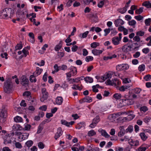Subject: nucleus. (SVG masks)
Returning a JSON list of instances; mask_svg holds the SVG:
<instances>
[{"mask_svg":"<svg viewBox=\"0 0 151 151\" xmlns=\"http://www.w3.org/2000/svg\"><path fill=\"white\" fill-rule=\"evenodd\" d=\"M13 85L9 81H7L4 83V92L7 93H11L12 90Z\"/></svg>","mask_w":151,"mask_h":151,"instance_id":"f257e3e1","label":"nucleus"},{"mask_svg":"<svg viewBox=\"0 0 151 151\" xmlns=\"http://www.w3.org/2000/svg\"><path fill=\"white\" fill-rule=\"evenodd\" d=\"M7 115V110L5 108L0 110V122L1 123L4 122Z\"/></svg>","mask_w":151,"mask_h":151,"instance_id":"f03ea898","label":"nucleus"},{"mask_svg":"<svg viewBox=\"0 0 151 151\" xmlns=\"http://www.w3.org/2000/svg\"><path fill=\"white\" fill-rule=\"evenodd\" d=\"M14 135V133L12 132L10 133L7 134L4 137V143L5 145H7L11 143V139Z\"/></svg>","mask_w":151,"mask_h":151,"instance_id":"7ed1b4c3","label":"nucleus"},{"mask_svg":"<svg viewBox=\"0 0 151 151\" xmlns=\"http://www.w3.org/2000/svg\"><path fill=\"white\" fill-rule=\"evenodd\" d=\"M11 9L6 8L0 12V18L6 19L8 16L9 14L10 13Z\"/></svg>","mask_w":151,"mask_h":151,"instance_id":"20e7f679","label":"nucleus"},{"mask_svg":"<svg viewBox=\"0 0 151 151\" xmlns=\"http://www.w3.org/2000/svg\"><path fill=\"white\" fill-rule=\"evenodd\" d=\"M70 71L66 74L67 77H71L76 75L77 73L76 68L73 66L70 68Z\"/></svg>","mask_w":151,"mask_h":151,"instance_id":"39448f33","label":"nucleus"},{"mask_svg":"<svg viewBox=\"0 0 151 151\" xmlns=\"http://www.w3.org/2000/svg\"><path fill=\"white\" fill-rule=\"evenodd\" d=\"M20 80L21 84L23 86L26 87L29 84V80L25 76H23L20 78Z\"/></svg>","mask_w":151,"mask_h":151,"instance_id":"423d86ee","label":"nucleus"},{"mask_svg":"<svg viewBox=\"0 0 151 151\" xmlns=\"http://www.w3.org/2000/svg\"><path fill=\"white\" fill-rule=\"evenodd\" d=\"M42 92L43 94L42 96L40 98V101L41 102H44L46 100L48 97V93L46 91V89L45 88L42 89Z\"/></svg>","mask_w":151,"mask_h":151,"instance_id":"0eeeda50","label":"nucleus"},{"mask_svg":"<svg viewBox=\"0 0 151 151\" xmlns=\"http://www.w3.org/2000/svg\"><path fill=\"white\" fill-rule=\"evenodd\" d=\"M92 101V98L89 96H86L80 100L79 102L82 104L84 102L90 103Z\"/></svg>","mask_w":151,"mask_h":151,"instance_id":"6e6552de","label":"nucleus"},{"mask_svg":"<svg viewBox=\"0 0 151 151\" xmlns=\"http://www.w3.org/2000/svg\"><path fill=\"white\" fill-rule=\"evenodd\" d=\"M63 132L62 131L61 127H59L57 129V132L55 134L54 136V138L56 139H57L59 138L63 134Z\"/></svg>","mask_w":151,"mask_h":151,"instance_id":"1a4fd4ad","label":"nucleus"},{"mask_svg":"<svg viewBox=\"0 0 151 151\" xmlns=\"http://www.w3.org/2000/svg\"><path fill=\"white\" fill-rule=\"evenodd\" d=\"M132 47L131 45L127 46L126 45H124L122 47V51L125 52H128L131 51V49H132Z\"/></svg>","mask_w":151,"mask_h":151,"instance_id":"9d476101","label":"nucleus"},{"mask_svg":"<svg viewBox=\"0 0 151 151\" xmlns=\"http://www.w3.org/2000/svg\"><path fill=\"white\" fill-rule=\"evenodd\" d=\"M114 23L115 26L116 27L122 25L124 24V21L120 19L115 20Z\"/></svg>","mask_w":151,"mask_h":151,"instance_id":"9b49d317","label":"nucleus"},{"mask_svg":"<svg viewBox=\"0 0 151 151\" xmlns=\"http://www.w3.org/2000/svg\"><path fill=\"white\" fill-rule=\"evenodd\" d=\"M113 44L115 45H118L119 44L120 40L118 39V37H114L111 39Z\"/></svg>","mask_w":151,"mask_h":151,"instance_id":"f8f14e48","label":"nucleus"},{"mask_svg":"<svg viewBox=\"0 0 151 151\" xmlns=\"http://www.w3.org/2000/svg\"><path fill=\"white\" fill-rule=\"evenodd\" d=\"M12 128L14 131L21 130L23 129V127L18 124H14L12 127Z\"/></svg>","mask_w":151,"mask_h":151,"instance_id":"ddd939ff","label":"nucleus"},{"mask_svg":"<svg viewBox=\"0 0 151 151\" xmlns=\"http://www.w3.org/2000/svg\"><path fill=\"white\" fill-rule=\"evenodd\" d=\"M98 131L100 132L101 135L106 138H108L110 137L109 135L104 130L99 129L98 130Z\"/></svg>","mask_w":151,"mask_h":151,"instance_id":"4468645a","label":"nucleus"},{"mask_svg":"<svg viewBox=\"0 0 151 151\" xmlns=\"http://www.w3.org/2000/svg\"><path fill=\"white\" fill-rule=\"evenodd\" d=\"M133 112L132 111H129L127 114L128 115V118L129 119V120L133 119L135 116V115L133 114Z\"/></svg>","mask_w":151,"mask_h":151,"instance_id":"2eb2a0df","label":"nucleus"},{"mask_svg":"<svg viewBox=\"0 0 151 151\" xmlns=\"http://www.w3.org/2000/svg\"><path fill=\"white\" fill-rule=\"evenodd\" d=\"M92 52L95 55H98L101 54L103 51L101 50L93 49L92 50Z\"/></svg>","mask_w":151,"mask_h":151,"instance_id":"dca6fc26","label":"nucleus"},{"mask_svg":"<svg viewBox=\"0 0 151 151\" xmlns=\"http://www.w3.org/2000/svg\"><path fill=\"white\" fill-rule=\"evenodd\" d=\"M29 37L31 38L30 41L32 43H34L35 42V36L33 33L29 32L28 34Z\"/></svg>","mask_w":151,"mask_h":151,"instance_id":"f3484780","label":"nucleus"},{"mask_svg":"<svg viewBox=\"0 0 151 151\" xmlns=\"http://www.w3.org/2000/svg\"><path fill=\"white\" fill-rule=\"evenodd\" d=\"M29 135V133H24L22 134L19 137V139L21 138L22 140H24L28 138Z\"/></svg>","mask_w":151,"mask_h":151,"instance_id":"a211bd4d","label":"nucleus"},{"mask_svg":"<svg viewBox=\"0 0 151 151\" xmlns=\"http://www.w3.org/2000/svg\"><path fill=\"white\" fill-rule=\"evenodd\" d=\"M63 99L60 96L58 97L56 99V102L58 105H61L63 101Z\"/></svg>","mask_w":151,"mask_h":151,"instance_id":"6ab92c4d","label":"nucleus"},{"mask_svg":"<svg viewBox=\"0 0 151 151\" xmlns=\"http://www.w3.org/2000/svg\"><path fill=\"white\" fill-rule=\"evenodd\" d=\"M130 87V86H123L120 87L119 89L120 91H124L126 90L129 89Z\"/></svg>","mask_w":151,"mask_h":151,"instance_id":"aec40b11","label":"nucleus"},{"mask_svg":"<svg viewBox=\"0 0 151 151\" xmlns=\"http://www.w3.org/2000/svg\"><path fill=\"white\" fill-rule=\"evenodd\" d=\"M142 5L145 6L147 8H151V3L149 1H145L142 4Z\"/></svg>","mask_w":151,"mask_h":151,"instance_id":"412c9836","label":"nucleus"},{"mask_svg":"<svg viewBox=\"0 0 151 151\" xmlns=\"http://www.w3.org/2000/svg\"><path fill=\"white\" fill-rule=\"evenodd\" d=\"M139 144V141L137 140L133 141L132 140L130 142V145L132 146H137Z\"/></svg>","mask_w":151,"mask_h":151,"instance_id":"4be33fe9","label":"nucleus"},{"mask_svg":"<svg viewBox=\"0 0 151 151\" xmlns=\"http://www.w3.org/2000/svg\"><path fill=\"white\" fill-rule=\"evenodd\" d=\"M85 81L87 83H92L93 81V78L90 77H86L84 78Z\"/></svg>","mask_w":151,"mask_h":151,"instance_id":"5701e85b","label":"nucleus"},{"mask_svg":"<svg viewBox=\"0 0 151 151\" xmlns=\"http://www.w3.org/2000/svg\"><path fill=\"white\" fill-rule=\"evenodd\" d=\"M140 136L141 138L143 141H145L147 138V137L145 135L144 132H142L140 134Z\"/></svg>","mask_w":151,"mask_h":151,"instance_id":"b1692460","label":"nucleus"},{"mask_svg":"<svg viewBox=\"0 0 151 151\" xmlns=\"http://www.w3.org/2000/svg\"><path fill=\"white\" fill-rule=\"evenodd\" d=\"M23 46L22 43L21 42L19 44H17V45L15 47V50H19L22 49Z\"/></svg>","mask_w":151,"mask_h":151,"instance_id":"393cba45","label":"nucleus"},{"mask_svg":"<svg viewBox=\"0 0 151 151\" xmlns=\"http://www.w3.org/2000/svg\"><path fill=\"white\" fill-rule=\"evenodd\" d=\"M96 134V132L93 129L89 131L88 133V135L91 137L95 135Z\"/></svg>","mask_w":151,"mask_h":151,"instance_id":"a878e982","label":"nucleus"},{"mask_svg":"<svg viewBox=\"0 0 151 151\" xmlns=\"http://www.w3.org/2000/svg\"><path fill=\"white\" fill-rule=\"evenodd\" d=\"M85 123L84 122H80L76 126V128L78 129H80L82 127L85 126Z\"/></svg>","mask_w":151,"mask_h":151,"instance_id":"bb28decb","label":"nucleus"},{"mask_svg":"<svg viewBox=\"0 0 151 151\" xmlns=\"http://www.w3.org/2000/svg\"><path fill=\"white\" fill-rule=\"evenodd\" d=\"M100 120V118L99 116H97L93 119L92 121L94 122H95L97 124Z\"/></svg>","mask_w":151,"mask_h":151,"instance_id":"cd10ccee","label":"nucleus"},{"mask_svg":"<svg viewBox=\"0 0 151 151\" xmlns=\"http://www.w3.org/2000/svg\"><path fill=\"white\" fill-rule=\"evenodd\" d=\"M113 97L116 100L119 99L122 97L121 94L118 93L114 94L113 95Z\"/></svg>","mask_w":151,"mask_h":151,"instance_id":"c85d7f7f","label":"nucleus"},{"mask_svg":"<svg viewBox=\"0 0 151 151\" xmlns=\"http://www.w3.org/2000/svg\"><path fill=\"white\" fill-rule=\"evenodd\" d=\"M14 142H15L14 145L16 148L20 149L22 148V146L21 143L19 142H16L15 141H14Z\"/></svg>","mask_w":151,"mask_h":151,"instance_id":"c756f323","label":"nucleus"},{"mask_svg":"<svg viewBox=\"0 0 151 151\" xmlns=\"http://www.w3.org/2000/svg\"><path fill=\"white\" fill-rule=\"evenodd\" d=\"M61 41H60L59 43L56 45L55 47V50L57 51H58L62 47V45L61 43Z\"/></svg>","mask_w":151,"mask_h":151,"instance_id":"7c9ffc66","label":"nucleus"},{"mask_svg":"<svg viewBox=\"0 0 151 151\" xmlns=\"http://www.w3.org/2000/svg\"><path fill=\"white\" fill-rule=\"evenodd\" d=\"M133 129L132 126L130 125L128 127L127 129H126L125 132L126 133H127L128 132L131 133L133 131Z\"/></svg>","mask_w":151,"mask_h":151,"instance_id":"2f4dec72","label":"nucleus"},{"mask_svg":"<svg viewBox=\"0 0 151 151\" xmlns=\"http://www.w3.org/2000/svg\"><path fill=\"white\" fill-rule=\"evenodd\" d=\"M14 121L16 122H21L22 120V118L19 116H17L14 118Z\"/></svg>","mask_w":151,"mask_h":151,"instance_id":"473e14b6","label":"nucleus"},{"mask_svg":"<svg viewBox=\"0 0 151 151\" xmlns=\"http://www.w3.org/2000/svg\"><path fill=\"white\" fill-rule=\"evenodd\" d=\"M131 45L132 47V49L133 50H135L137 49H138L139 47V46L138 45V44L137 42L132 44Z\"/></svg>","mask_w":151,"mask_h":151,"instance_id":"72a5a7b5","label":"nucleus"},{"mask_svg":"<svg viewBox=\"0 0 151 151\" xmlns=\"http://www.w3.org/2000/svg\"><path fill=\"white\" fill-rule=\"evenodd\" d=\"M99 43L95 42L92 43L91 45V47L95 48L97 46H99Z\"/></svg>","mask_w":151,"mask_h":151,"instance_id":"f704fd0d","label":"nucleus"},{"mask_svg":"<svg viewBox=\"0 0 151 151\" xmlns=\"http://www.w3.org/2000/svg\"><path fill=\"white\" fill-rule=\"evenodd\" d=\"M43 125H42V124H40V125L38 126L37 132V134H39L41 132L42 129L43 128Z\"/></svg>","mask_w":151,"mask_h":151,"instance_id":"c9c22d12","label":"nucleus"},{"mask_svg":"<svg viewBox=\"0 0 151 151\" xmlns=\"http://www.w3.org/2000/svg\"><path fill=\"white\" fill-rule=\"evenodd\" d=\"M29 80L31 82H36L37 79L34 75H31L29 78Z\"/></svg>","mask_w":151,"mask_h":151,"instance_id":"e433bc0d","label":"nucleus"},{"mask_svg":"<svg viewBox=\"0 0 151 151\" xmlns=\"http://www.w3.org/2000/svg\"><path fill=\"white\" fill-rule=\"evenodd\" d=\"M112 82L113 84H114L115 85H118L120 83L119 80L116 78H115L113 79L112 80Z\"/></svg>","mask_w":151,"mask_h":151,"instance_id":"4c0bfd02","label":"nucleus"},{"mask_svg":"<svg viewBox=\"0 0 151 151\" xmlns=\"http://www.w3.org/2000/svg\"><path fill=\"white\" fill-rule=\"evenodd\" d=\"M42 69H40L39 67H37L36 68V70L35 71V73L38 76L41 74L42 72Z\"/></svg>","mask_w":151,"mask_h":151,"instance_id":"58836bf2","label":"nucleus"},{"mask_svg":"<svg viewBox=\"0 0 151 151\" xmlns=\"http://www.w3.org/2000/svg\"><path fill=\"white\" fill-rule=\"evenodd\" d=\"M33 144V142L31 140L28 141L25 143L26 145L29 147H31Z\"/></svg>","mask_w":151,"mask_h":151,"instance_id":"ea45409f","label":"nucleus"},{"mask_svg":"<svg viewBox=\"0 0 151 151\" xmlns=\"http://www.w3.org/2000/svg\"><path fill=\"white\" fill-rule=\"evenodd\" d=\"M145 68V66L144 64H142V65H139L138 67V70L140 71H143Z\"/></svg>","mask_w":151,"mask_h":151,"instance_id":"a19ab883","label":"nucleus"},{"mask_svg":"<svg viewBox=\"0 0 151 151\" xmlns=\"http://www.w3.org/2000/svg\"><path fill=\"white\" fill-rule=\"evenodd\" d=\"M145 32L142 31H139L136 32V35L139 36H143L144 35Z\"/></svg>","mask_w":151,"mask_h":151,"instance_id":"79ce46f5","label":"nucleus"},{"mask_svg":"<svg viewBox=\"0 0 151 151\" xmlns=\"http://www.w3.org/2000/svg\"><path fill=\"white\" fill-rule=\"evenodd\" d=\"M148 110L147 107L146 106H143L141 107L140 109V111H143L145 112Z\"/></svg>","mask_w":151,"mask_h":151,"instance_id":"37998d69","label":"nucleus"},{"mask_svg":"<svg viewBox=\"0 0 151 151\" xmlns=\"http://www.w3.org/2000/svg\"><path fill=\"white\" fill-rule=\"evenodd\" d=\"M143 7H141L139 9H136L135 11V13L137 14H140L143 11Z\"/></svg>","mask_w":151,"mask_h":151,"instance_id":"c03bdc74","label":"nucleus"},{"mask_svg":"<svg viewBox=\"0 0 151 151\" xmlns=\"http://www.w3.org/2000/svg\"><path fill=\"white\" fill-rule=\"evenodd\" d=\"M151 19H146L145 20V23L146 26H150V24Z\"/></svg>","mask_w":151,"mask_h":151,"instance_id":"a18cd8bd","label":"nucleus"},{"mask_svg":"<svg viewBox=\"0 0 151 151\" xmlns=\"http://www.w3.org/2000/svg\"><path fill=\"white\" fill-rule=\"evenodd\" d=\"M31 127V125L27 124L25 125L24 128H23L22 130H29L30 129Z\"/></svg>","mask_w":151,"mask_h":151,"instance_id":"49530a36","label":"nucleus"},{"mask_svg":"<svg viewBox=\"0 0 151 151\" xmlns=\"http://www.w3.org/2000/svg\"><path fill=\"white\" fill-rule=\"evenodd\" d=\"M122 103H123L124 105H126L127 104V102L129 101V100L126 99H122L121 100Z\"/></svg>","mask_w":151,"mask_h":151,"instance_id":"de8ad7c7","label":"nucleus"},{"mask_svg":"<svg viewBox=\"0 0 151 151\" xmlns=\"http://www.w3.org/2000/svg\"><path fill=\"white\" fill-rule=\"evenodd\" d=\"M127 10V9L124 7L123 8L119 9H118V11L120 13L123 14L125 13Z\"/></svg>","mask_w":151,"mask_h":151,"instance_id":"09e8293b","label":"nucleus"},{"mask_svg":"<svg viewBox=\"0 0 151 151\" xmlns=\"http://www.w3.org/2000/svg\"><path fill=\"white\" fill-rule=\"evenodd\" d=\"M91 15V16L90 17H91V19L92 20H93V19L94 18H95V19H96V20H93V22H97V20L98 19V17L96 15H93V14H91L90 15Z\"/></svg>","mask_w":151,"mask_h":151,"instance_id":"8fccbe9b","label":"nucleus"},{"mask_svg":"<svg viewBox=\"0 0 151 151\" xmlns=\"http://www.w3.org/2000/svg\"><path fill=\"white\" fill-rule=\"evenodd\" d=\"M136 22L134 20H132L128 22V24L129 25L133 26L136 24Z\"/></svg>","mask_w":151,"mask_h":151,"instance_id":"3c124183","label":"nucleus"},{"mask_svg":"<svg viewBox=\"0 0 151 151\" xmlns=\"http://www.w3.org/2000/svg\"><path fill=\"white\" fill-rule=\"evenodd\" d=\"M125 132H126L125 130H123V131H120L118 134V135L119 137H122L124 135Z\"/></svg>","mask_w":151,"mask_h":151,"instance_id":"603ef678","label":"nucleus"},{"mask_svg":"<svg viewBox=\"0 0 151 151\" xmlns=\"http://www.w3.org/2000/svg\"><path fill=\"white\" fill-rule=\"evenodd\" d=\"M72 88L74 90H81V89L80 87L76 84L73 85V86L72 87Z\"/></svg>","mask_w":151,"mask_h":151,"instance_id":"864d4df0","label":"nucleus"},{"mask_svg":"<svg viewBox=\"0 0 151 151\" xmlns=\"http://www.w3.org/2000/svg\"><path fill=\"white\" fill-rule=\"evenodd\" d=\"M151 119V118L150 117L146 116L143 119V121L145 123H148Z\"/></svg>","mask_w":151,"mask_h":151,"instance_id":"5fc2aeb1","label":"nucleus"},{"mask_svg":"<svg viewBox=\"0 0 151 151\" xmlns=\"http://www.w3.org/2000/svg\"><path fill=\"white\" fill-rule=\"evenodd\" d=\"M60 70H65L67 69V66L65 65H63L59 67Z\"/></svg>","mask_w":151,"mask_h":151,"instance_id":"6e6d98bb","label":"nucleus"},{"mask_svg":"<svg viewBox=\"0 0 151 151\" xmlns=\"http://www.w3.org/2000/svg\"><path fill=\"white\" fill-rule=\"evenodd\" d=\"M144 78L146 81H149L151 79V75L149 74L146 75Z\"/></svg>","mask_w":151,"mask_h":151,"instance_id":"4d7b16f0","label":"nucleus"},{"mask_svg":"<svg viewBox=\"0 0 151 151\" xmlns=\"http://www.w3.org/2000/svg\"><path fill=\"white\" fill-rule=\"evenodd\" d=\"M122 70L128 69L129 66L127 64H122Z\"/></svg>","mask_w":151,"mask_h":151,"instance_id":"13d9d810","label":"nucleus"},{"mask_svg":"<svg viewBox=\"0 0 151 151\" xmlns=\"http://www.w3.org/2000/svg\"><path fill=\"white\" fill-rule=\"evenodd\" d=\"M23 95V96H26L27 97H31L30 96L31 93L28 91H26L24 92Z\"/></svg>","mask_w":151,"mask_h":151,"instance_id":"bf43d9fd","label":"nucleus"},{"mask_svg":"<svg viewBox=\"0 0 151 151\" xmlns=\"http://www.w3.org/2000/svg\"><path fill=\"white\" fill-rule=\"evenodd\" d=\"M93 57L91 56H87L86 58V60L87 62H88L90 61H92L93 60Z\"/></svg>","mask_w":151,"mask_h":151,"instance_id":"052dcab7","label":"nucleus"},{"mask_svg":"<svg viewBox=\"0 0 151 151\" xmlns=\"http://www.w3.org/2000/svg\"><path fill=\"white\" fill-rule=\"evenodd\" d=\"M133 39L134 40L137 42H139L140 40L139 37L137 35L134 37Z\"/></svg>","mask_w":151,"mask_h":151,"instance_id":"680f3d73","label":"nucleus"},{"mask_svg":"<svg viewBox=\"0 0 151 151\" xmlns=\"http://www.w3.org/2000/svg\"><path fill=\"white\" fill-rule=\"evenodd\" d=\"M110 28L106 29L104 30L105 33L104 34V36H106L109 33L110 31Z\"/></svg>","mask_w":151,"mask_h":151,"instance_id":"e2e57ef3","label":"nucleus"},{"mask_svg":"<svg viewBox=\"0 0 151 151\" xmlns=\"http://www.w3.org/2000/svg\"><path fill=\"white\" fill-rule=\"evenodd\" d=\"M140 55V53L139 52H136V53L133 55V57L135 58H137L139 57Z\"/></svg>","mask_w":151,"mask_h":151,"instance_id":"0e129e2a","label":"nucleus"},{"mask_svg":"<svg viewBox=\"0 0 151 151\" xmlns=\"http://www.w3.org/2000/svg\"><path fill=\"white\" fill-rule=\"evenodd\" d=\"M142 51L144 53L147 54L149 52L150 49L147 47L144 48L142 50Z\"/></svg>","mask_w":151,"mask_h":151,"instance_id":"69168bd1","label":"nucleus"},{"mask_svg":"<svg viewBox=\"0 0 151 151\" xmlns=\"http://www.w3.org/2000/svg\"><path fill=\"white\" fill-rule=\"evenodd\" d=\"M134 18L136 19L138 21H140L143 18V17L140 15L135 16Z\"/></svg>","mask_w":151,"mask_h":151,"instance_id":"338daca9","label":"nucleus"},{"mask_svg":"<svg viewBox=\"0 0 151 151\" xmlns=\"http://www.w3.org/2000/svg\"><path fill=\"white\" fill-rule=\"evenodd\" d=\"M54 68L55 69L54 71L55 72H58L60 70L59 67L58 66V65L57 64H56L55 65H54Z\"/></svg>","mask_w":151,"mask_h":151,"instance_id":"774afa93","label":"nucleus"}]
</instances>
